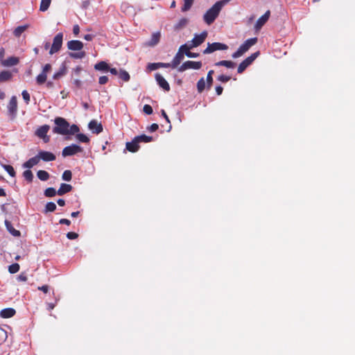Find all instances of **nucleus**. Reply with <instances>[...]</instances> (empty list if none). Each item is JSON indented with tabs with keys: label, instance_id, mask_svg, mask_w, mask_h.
Masks as SVG:
<instances>
[{
	"label": "nucleus",
	"instance_id": "obj_55",
	"mask_svg": "<svg viewBox=\"0 0 355 355\" xmlns=\"http://www.w3.org/2000/svg\"><path fill=\"white\" fill-rule=\"evenodd\" d=\"M37 289L39 291L44 292V293H47L49 291V286L48 285H43L41 286H38Z\"/></svg>",
	"mask_w": 355,
	"mask_h": 355
},
{
	"label": "nucleus",
	"instance_id": "obj_4",
	"mask_svg": "<svg viewBox=\"0 0 355 355\" xmlns=\"http://www.w3.org/2000/svg\"><path fill=\"white\" fill-rule=\"evenodd\" d=\"M259 51H257L243 60L237 69L238 73H242L259 56Z\"/></svg>",
	"mask_w": 355,
	"mask_h": 355
},
{
	"label": "nucleus",
	"instance_id": "obj_27",
	"mask_svg": "<svg viewBox=\"0 0 355 355\" xmlns=\"http://www.w3.org/2000/svg\"><path fill=\"white\" fill-rule=\"evenodd\" d=\"M29 27L28 24L17 26L13 31L15 37H19Z\"/></svg>",
	"mask_w": 355,
	"mask_h": 355
},
{
	"label": "nucleus",
	"instance_id": "obj_11",
	"mask_svg": "<svg viewBox=\"0 0 355 355\" xmlns=\"http://www.w3.org/2000/svg\"><path fill=\"white\" fill-rule=\"evenodd\" d=\"M49 125H44L40 126L35 132V135L44 139V142H48L49 141V137H47L46 134L49 130Z\"/></svg>",
	"mask_w": 355,
	"mask_h": 355
},
{
	"label": "nucleus",
	"instance_id": "obj_23",
	"mask_svg": "<svg viewBox=\"0 0 355 355\" xmlns=\"http://www.w3.org/2000/svg\"><path fill=\"white\" fill-rule=\"evenodd\" d=\"M72 186L71 184L62 183L59 189L58 190V195L62 196L72 190Z\"/></svg>",
	"mask_w": 355,
	"mask_h": 355
},
{
	"label": "nucleus",
	"instance_id": "obj_39",
	"mask_svg": "<svg viewBox=\"0 0 355 355\" xmlns=\"http://www.w3.org/2000/svg\"><path fill=\"white\" fill-rule=\"evenodd\" d=\"M23 176L28 182H31L33 179V174L31 171L26 170L23 173Z\"/></svg>",
	"mask_w": 355,
	"mask_h": 355
},
{
	"label": "nucleus",
	"instance_id": "obj_35",
	"mask_svg": "<svg viewBox=\"0 0 355 355\" xmlns=\"http://www.w3.org/2000/svg\"><path fill=\"white\" fill-rule=\"evenodd\" d=\"M119 78L125 82H128L130 80V76L128 72L123 69H121L119 72Z\"/></svg>",
	"mask_w": 355,
	"mask_h": 355
},
{
	"label": "nucleus",
	"instance_id": "obj_31",
	"mask_svg": "<svg viewBox=\"0 0 355 355\" xmlns=\"http://www.w3.org/2000/svg\"><path fill=\"white\" fill-rule=\"evenodd\" d=\"M206 86L205 80L204 78H201L197 83V90L198 93H202L205 90Z\"/></svg>",
	"mask_w": 355,
	"mask_h": 355
},
{
	"label": "nucleus",
	"instance_id": "obj_53",
	"mask_svg": "<svg viewBox=\"0 0 355 355\" xmlns=\"http://www.w3.org/2000/svg\"><path fill=\"white\" fill-rule=\"evenodd\" d=\"M17 279L19 282H26L28 279V277L25 272H21L19 275H18Z\"/></svg>",
	"mask_w": 355,
	"mask_h": 355
},
{
	"label": "nucleus",
	"instance_id": "obj_1",
	"mask_svg": "<svg viewBox=\"0 0 355 355\" xmlns=\"http://www.w3.org/2000/svg\"><path fill=\"white\" fill-rule=\"evenodd\" d=\"M55 127L53 128V132L55 134L61 135H73L79 132L80 128L76 125H70L69 123L64 118L58 116L54 119Z\"/></svg>",
	"mask_w": 355,
	"mask_h": 355
},
{
	"label": "nucleus",
	"instance_id": "obj_61",
	"mask_svg": "<svg viewBox=\"0 0 355 355\" xmlns=\"http://www.w3.org/2000/svg\"><path fill=\"white\" fill-rule=\"evenodd\" d=\"M60 224H64L67 225H69L71 224V221L67 218H62L59 221Z\"/></svg>",
	"mask_w": 355,
	"mask_h": 355
},
{
	"label": "nucleus",
	"instance_id": "obj_16",
	"mask_svg": "<svg viewBox=\"0 0 355 355\" xmlns=\"http://www.w3.org/2000/svg\"><path fill=\"white\" fill-rule=\"evenodd\" d=\"M125 148L129 152L136 153L139 150L140 146L139 142H137L135 137L131 141L126 143Z\"/></svg>",
	"mask_w": 355,
	"mask_h": 355
},
{
	"label": "nucleus",
	"instance_id": "obj_51",
	"mask_svg": "<svg viewBox=\"0 0 355 355\" xmlns=\"http://www.w3.org/2000/svg\"><path fill=\"white\" fill-rule=\"evenodd\" d=\"M188 23V20L185 18L181 19L178 24H177V28H181L183 26H186Z\"/></svg>",
	"mask_w": 355,
	"mask_h": 355
},
{
	"label": "nucleus",
	"instance_id": "obj_52",
	"mask_svg": "<svg viewBox=\"0 0 355 355\" xmlns=\"http://www.w3.org/2000/svg\"><path fill=\"white\" fill-rule=\"evenodd\" d=\"M67 237L70 240H73L78 237V234L73 232H69L67 234Z\"/></svg>",
	"mask_w": 355,
	"mask_h": 355
},
{
	"label": "nucleus",
	"instance_id": "obj_41",
	"mask_svg": "<svg viewBox=\"0 0 355 355\" xmlns=\"http://www.w3.org/2000/svg\"><path fill=\"white\" fill-rule=\"evenodd\" d=\"M62 178L65 181H70L72 178V173L69 170H66L63 172Z\"/></svg>",
	"mask_w": 355,
	"mask_h": 355
},
{
	"label": "nucleus",
	"instance_id": "obj_60",
	"mask_svg": "<svg viewBox=\"0 0 355 355\" xmlns=\"http://www.w3.org/2000/svg\"><path fill=\"white\" fill-rule=\"evenodd\" d=\"M73 33L75 35H78L80 33V27L78 24H76L73 27Z\"/></svg>",
	"mask_w": 355,
	"mask_h": 355
},
{
	"label": "nucleus",
	"instance_id": "obj_64",
	"mask_svg": "<svg viewBox=\"0 0 355 355\" xmlns=\"http://www.w3.org/2000/svg\"><path fill=\"white\" fill-rule=\"evenodd\" d=\"M94 38V35L92 34H87L84 36V39L87 41H92Z\"/></svg>",
	"mask_w": 355,
	"mask_h": 355
},
{
	"label": "nucleus",
	"instance_id": "obj_46",
	"mask_svg": "<svg viewBox=\"0 0 355 355\" xmlns=\"http://www.w3.org/2000/svg\"><path fill=\"white\" fill-rule=\"evenodd\" d=\"M21 95L26 103L28 104L31 99L29 93L26 90H24L21 93Z\"/></svg>",
	"mask_w": 355,
	"mask_h": 355
},
{
	"label": "nucleus",
	"instance_id": "obj_34",
	"mask_svg": "<svg viewBox=\"0 0 355 355\" xmlns=\"http://www.w3.org/2000/svg\"><path fill=\"white\" fill-rule=\"evenodd\" d=\"M76 138L77 140H78L80 142H82V143H89V138L83 134V133H76Z\"/></svg>",
	"mask_w": 355,
	"mask_h": 355
},
{
	"label": "nucleus",
	"instance_id": "obj_21",
	"mask_svg": "<svg viewBox=\"0 0 355 355\" xmlns=\"http://www.w3.org/2000/svg\"><path fill=\"white\" fill-rule=\"evenodd\" d=\"M39 162L40 159L38 155H37L36 156L30 158L28 161L24 163L23 167L26 168H31L34 166L37 165Z\"/></svg>",
	"mask_w": 355,
	"mask_h": 355
},
{
	"label": "nucleus",
	"instance_id": "obj_6",
	"mask_svg": "<svg viewBox=\"0 0 355 355\" xmlns=\"http://www.w3.org/2000/svg\"><path fill=\"white\" fill-rule=\"evenodd\" d=\"M63 34L62 33H58L53 38V44L49 50V54L53 55L58 52L62 45Z\"/></svg>",
	"mask_w": 355,
	"mask_h": 355
},
{
	"label": "nucleus",
	"instance_id": "obj_26",
	"mask_svg": "<svg viewBox=\"0 0 355 355\" xmlns=\"http://www.w3.org/2000/svg\"><path fill=\"white\" fill-rule=\"evenodd\" d=\"M19 62L18 58L16 57H10L6 60L3 61V64L7 67H12L17 64Z\"/></svg>",
	"mask_w": 355,
	"mask_h": 355
},
{
	"label": "nucleus",
	"instance_id": "obj_2",
	"mask_svg": "<svg viewBox=\"0 0 355 355\" xmlns=\"http://www.w3.org/2000/svg\"><path fill=\"white\" fill-rule=\"evenodd\" d=\"M225 2L226 1H216V3L206 12L203 18L204 21L208 25H210L214 21Z\"/></svg>",
	"mask_w": 355,
	"mask_h": 355
},
{
	"label": "nucleus",
	"instance_id": "obj_24",
	"mask_svg": "<svg viewBox=\"0 0 355 355\" xmlns=\"http://www.w3.org/2000/svg\"><path fill=\"white\" fill-rule=\"evenodd\" d=\"M94 69L97 71H107L110 67L106 62L101 61L94 65Z\"/></svg>",
	"mask_w": 355,
	"mask_h": 355
},
{
	"label": "nucleus",
	"instance_id": "obj_22",
	"mask_svg": "<svg viewBox=\"0 0 355 355\" xmlns=\"http://www.w3.org/2000/svg\"><path fill=\"white\" fill-rule=\"evenodd\" d=\"M5 225L6 227L7 230L9 232L10 234H12L14 236H19L21 235V233L19 230H15L11 223L8 221V220H5Z\"/></svg>",
	"mask_w": 355,
	"mask_h": 355
},
{
	"label": "nucleus",
	"instance_id": "obj_20",
	"mask_svg": "<svg viewBox=\"0 0 355 355\" xmlns=\"http://www.w3.org/2000/svg\"><path fill=\"white\" fill-rule=\"evenodd\" d=\"M184 59V54L182 52L178 50V53L175 54V57L172 60L173 69H175L178 67V65L181 63V62Z\"/></svg>",
	"mask_w": 355,
	"mask_h": 355
},
{
	"label": "nucleus",
	"instance_id": "obj_28",
	"mask_svg": "<svg viewBox=\"0 0 355 355\" xmlns=\"http://www.w3.org/2000/svg\"><path fill=\"white\" fill-rule=\"evenodd\" d=\"M135 138H136L137 142H139V144L141 143V142L148 143V142H151L153 140V137L147 136L146 135H139V136L135 137Z\"/></svg>",
	"mask_w": 355,
	"mask_h": 355
},
{
	"label": "nucleus",
	"instance_id": "obj_33",
	"mask_svg": "<svg viewBox=\"0 0 355 355\" xmlns=\"http://www.w3.org/2000/svg\"><path fill=\"white\" fill-rule=\"evenodd\" d=\"M56 209V205L53 202H47L45 209L44 210V213L46 214L48 212H53Z\"/></svg>",
	"mask_w": 355,
	"mask_h": 355
},
{
	"label": "nucleus",
	"instance_id": "obj_3",
	"mask_svg": "<svg viewBox=\"0 0 355 355\" xmlns=\"http://www.w3.org/2000/svg\"><path fill=\"white\" fill-rule=\"evenodd\" d=\"M257 42V37L250 38V39L247 40L246 41H245V42L243 44H242L239 46L238 50L232 54V57L233 58H237L242 56L246 51H248L249 50V49L251 46L254 45Z\"/></svg>",
	"mask_w": 355,
	"mask_h": 355
},
{
	"label": "nucleus",
	"instance_id": "obj_17",
	"mask_svg": "<svg viewBox=\"0 0 355 355\" xmlns=\"http://www.w3.org/2000/svg\"><path fill=\"white\" fill-rule=\"evenodd\" d=\"M89 128L96 134H99L103 131V126L98 123L96 120L91 121L88 124Z\"/></svg>",
	"mask_w": 355,
	"mask_h": 355
},
{
	"label": "nucleus",
	"instance_id": "obj_48",
	"mask_svg": "<svg viewBox=\"0 0 355 355\" xmlns=\"http://www.w3.org/2000/svg\"><path fill=\"white\" fill-rule=\"evenodd\" d=\"M217 79L222 83H227L231 79V77L225 75H220Z\"/></svg>",
	"mask_w": 355,
	"mask_h": 355
},
{
	"label": "nucleus",
	"instance_id": "obj_58",
	"mask_svg": "<svg viewBox=\"0 0 355 355\" xmlns=\"http://www.w3.org/2000/svg\"><path fill=\"white\" fill-rule=\"evenodd\" d=\"M51 69V65L50 64H46L42 69V73L46 74Z\"/></svg>",
	"mask_w": 355,
	"mask_h": 355
},
{
	"label": "nucleus",
	"instance_id": "obj_32",
	"mask_svg": "<svg viewBox=\"0 0 355 355\" xmlns=\"http://www.w3.org/2000/svg\"><path fill=\"white\" fill-rule=\"evenodd\" d=\"M67 73V68L65 66H62L58 71L55 73L53 76V78L56 80L63 76Z\"/></svg>",
	"mask_w": 355,
	"mask_h": 355
},
{
	"label": "nucleus",
	"instance_id": "obj_49",
	"mask_svg": "<svg viewBox=\"0 0 355 355\" xmlns=\"http://www.w3.org/2000/svg\"><path fill=\"white\" fill-rule=\"evenodd\" d=\"M193 1H184V4L182 8V10L183 12L187 11L189 10L192 6Z\"/></svg>",
	"mask_w": 355,
	"mask_h": 355
},
{
	"label": "nucleus",
	"instance_id": "obj_50",
	"mask_svg": "<svg viewBox=\"0 0 355 355\" xmlns=\"http://www.w3.org/2000/svg\"><path fill=\"white\" fill-rule=\"evenodd\" d=\"M179 50L180 51L182 52L184 55H187V53H188V51H190L191 49L189 48V45L183 44L180 46Z\"/></svg>",
	"mask_w": 355,
	"mask_h": 355
},
{
	"label": "nucleus",
	"instance_id": "obj_12",
	"mask_svg": "<svg viewBox=\"0 0 355 355\" xmlns=\"http://www.w3.org/2000/svg\"><path fill=\"white\" fill-rule=\"evenodd\" d=\"M40 160L42 159L44 162L54 161L56 158L55 155L49 151L40 150L37 154Z\"/></svg>",
	"mask_w": 355,
	"mask_h": 355
},
{
	"label": "nucleus",
	"instance_id": "obj_8",
	"mask_svg": "<svg viewBox=\"0 0 355 355\" xmlns=\"http://www.w3.org/2000/svg\"><path fill=\"white\" fill-rule=\"evenodd\" d=\"M202 64L200 61L188 60L184 62L181 66H180L178 69V71L179 72H183L189 69H200L202 67Z\"/></svg>",
	"mask_w": 355,
	"mask_h": 355
},
{
	"label": "nucleus",
	"instance_id": "obj_62",
	"mask_svg": "<svg viewBox=\"0 0 355 355\" xmlns=\"http://www.w3.org/2000/svg\"><path fill=\"white\" fill-rule=\"evenodd\" d=\"M223 88L220 85L216 87V92L217 95H221L223 93Z\"/></svg>",
	"mask_w": 355,
	"mask_h": 355
},
{
	"label": "nucleus",
	"instance_id": "obj_37",
	"mask_svg": "<svg viewBox=\"0 0 355 355\" xmlns=\"http://www.w3.org/2000/svg\"><path fill=\"white\" fill-rule=\"evenodd\" d=\"M56 194H58V191L53 187H49L44 191V195L46 197H54Z\"/></svg>",
	"mask_w": 355,
	"mask_h": 355
},
{
	"label": "nucleus",
	"instance_id": "obj_13",
	"mask_svg": "<svg viewBox=\"0 0 355 355\" xmlns=\"http://www.w3.org/2000/svg\"><path fill=\"white\" fill-rule=\"evenodd\" d=\"M68 49L71 51H80L83 48V43L79 40H71L67 44Z\"/></svg>",
	"mask_w": 355,
	"mask_h": 355
},
{
	"label": "nucleus",
	"instance_id": "obj_63",
	"mask_svg": "<svg viewBox=\"0 0 355 355\" xmlns=\"http://www.w3.org/2000/svg\"><path fill=\"white\" fill-rule=\"evenodd\" d=\"M189 58H197L199 56V54L197 53H192L191 51H188V53L186 55Z\"/></svg>",
	"mask_w": 355,
	"mask_h": 355
},
{
	"label": "nucleus",
	"instance_id": "obj_59",
	"mask_svg": "<svg viewBox=\"0 0 355 355\" xmlns=\"http://www.w3.org/2000/svg\"><path fill=\"white\" fill-rule=\"evenodd\" d=\"M82 70H83L82 67H80V66H78V67H76L75 69H73V72L74 73V74H75L76 76H79V75H80V72L82 71Z\"/></svg>",
	"mask_w": 355,
	"mask_h": 355
},
{
	"label": "nucleus",
	"instance_id": "obj_30",
	"mask_svg": "<svg viewBox=\"0 0 355 355\" xmlns=\"http://www.w3.org/2000/svg\"><path fill=\"white\" fill-rule=\"evenodd\" d=\"M37 176L42 181H46L49 178V173L44 170L38 171Z\"/></svg>",
	"mask_w": 355,
	"mask_h": 355
},
{
	"label": "nucleus",
	"instance_id": "obj_56",
	"mask_svg": "<svg viewBox=\"0 0 355 355\" xmlns=\"http://www.w3.org/2000/svg\"><path fill=\"white\" fill-rule=\"evenodd\" d=\"M159 126L157 123H153L151 124L148 128V130L151 132H155L158 129Z\"/></svg>",
	"mask_w": 355,
	"mask_h": 355
},
{
	"label": "nucleus",
	"instance_id": "obj_29",
	"mask_svg": "<svg viewBox=\"0 0 355 355\" xmlns=\"http://www.w3.org/2000/svg\"><path fill=\"white\" fill-rule=\"evenodd\" d=\"M12 78V73L8 71H3L0 73V83L9 80Z\"/></svg>",
	"mask_w": 355,
	"mask_h": 355
},
{
	"label": "nucleus",
	"instance_id": "obj_44",
	"mask_svg": "<svg viewBox=\"0 0 355 355\" xmlns=\"http://www.w3.org/2000/svg\"><path fill=\"white\" fill-rule=\"evenodd\" d=\"M51 1H41L40 10L44 12L48 10Z\"/></svg>",
	"mask_w": 355,
	"mask_h": 355
},
{
	"label": "nucleus",
	"instance_id": "obj_10",
	"mask_svg": "<svg viewBox=\"0 0 355 355\" xmlns=\"http://www.w3.org/2000/svg\"><path fill=\"white\" fill-rule=\"evenodd\" d=\"M270 16V11L268 10L257 19L254 26V29L256 32H259L262 28L268 21Z\"/></svg>",
	"mask_w": 355,
	"mask_h": 355
},
{
	"label": "nucleus",
	"instance_id": "obj_54",
	"mask_svg": "<svg viewBox=\"0 0 355 355\" xmlns=\"http://www.w3.org/2000/svg\"><path fill=\"white\" fill-rule=\"evenodd\" d=\"M108 82V77L106 76H101L98 79V83L101 85H105Z\"/></svg>",
	"mask_w": 355,
	"mask_h": 355
},
{
	"label": "nucleus",
	"instance_id": "obj_40",
	"mask_svg": "<svg viewBox=\"0 0 355 355\" xmlns=\"http://www.w3.org/2000/svg\"><path fill=\"white\" fill-rule=\"evenodd\" d=\"M20 266L18 263H12L8 267V271L11 274L17 272L19 270Z\"/></svg>",
	"mask_w": 355,
	"mask_h": 355
},
{
	"label": "nucleus",
	"instance_id": "obj_15",
	"mask_svg": "<svg viewBox=\"0 0 355 355\" xmlns=\"http://www.w3.org/2000/svg\"><path fill=\"white\" fill-rule=\"evenodd\" d=\"M207 36V31L202 32L200 35H195L192 40L193 46H198L202 44Z\"/></svg>",
	"mask_w": 355,
	"mask_h": 355
},
{
	"label": "nucleus",
	"instance_id": "obj_38",
	"mask_svg": "<svg viewBox=\"0 0 355 355\" xmlns=\"http://www.w3.org/2000/svg\"><path fill=\"white\" fill-rule=\"evenodd\" d=\"M46 78H47V75L45 74L44 73L42 72L36 78L37 83L38 85L44 84L46 82Z\"/></svg>",
	"mask_w": 355,
	"mask_h": 355
},
{
	"label": "nucleus",
	"instance_id": "obj_36",
	"mask_svg": "<svg viewBox=\"0 0 355 355\" xmlns=\"http://www.w3.org/2000/svg\"><path fill=\"white\" fill-rule=\"evenodd\" d=\"M1 166L4 168L5 171H6L8 172V173L11 177L15 176V175H16L15 171L11 165L1 164Z\"/></svg>",
	"mask_w": 355,
	"mask_h": 355
},
{
	"label": "nucleus",
	"instance_id": "obj_18",
	"mask_svg": "<svg viewBox=\"0 0 355 355\" xmlns=\"http://www.w3.org/2000/svg\"><path fill=\"white\" fill-rule=\"evenodd\" d=\"M160 38L161 33L159 31L153 33L151 35L150 40L146 43L147 46H155L159 42Z\"/></svg>",
	"mask_w": 355,
	"mask_h": 355
},
{
	"label": "nucleus",
	"instance_id": "obj_47",
	"mask_svg": "<svg viewBox=\"0 0 355 355\" xmlns=\"http://www.w3.org/2000/svg\"><path fill=\"white\" fill-rule=\"evenodd\" d=\"M143 111L146 114H151L153 112L152 107L150 105H145L143 107Z\"/></svg>",
	"mask_w": 355,
	"mask_h": 355
},
{
	"label": "nucleus",
	"instance_id": "obj_45",
	"mask_svg": "<svg viewBox=\"0 0 355 355\" xmlns=\"http://www.w3.org/2000/svg\"><path fill=\"white\" fill-rule=\"evenodd\" d=\"M60 300V298L58 297H55V302L54 303H52V302H50V303H47V309L49 311H51L53 310L55 306H56V304H58V301Z\"/></svg>",
	"mask_w": 355,
	"mask_h": 355
},
{
	"label": "nucleus",
	"instance_id": "obj_9",
	"mask_svg": "<svg viewBox=\"0 0 355 355\" xmlns=\"http://www.w3.org/2000/svg\"><path fill=\"white\" fill-rule=\"evenodd\" d=\"M227 49H228V46L225 44H223V43H220V42H214L211 44L209 43L207 47L203 51V53L209 54V53H211L218 50H227Z\"/></svg>",
	"mask_w": 355,
	"mask_h": 355
},
{
	"label": "nucleus",
	"instance_id": "obj_57",
	"mask_svg": "<svg viewBox=\"0 0 355 355\" xmlns=\"http://www.w3.org/2000/svg\"><path fill=\"white\" fill-rule=\"evenodd\" d=\"M207 89H210L212 84H213V77H207Z\"/></svg>",
	"mask_w": 355,
	"mask_h": 355
},
{
	"label": "nucleus",
	"instance_id": "obj_7",
	"mask_svg": "<svg viewBox=\"0 0 355 355\" xmlns=\"http://www.w3.org/2000/svg\"><path fill=\"white\" fill-rule=\"evenodd\" d=\"M83 151V149L80 146L76 144H71L63 148L62 151V155L65 157L74 155L78 153H82Z\"/></svg>",
	"mask_w": 355,
	"mask_h": 355
},
{
	"label": "nucleus",
	"instance_id": "obj_5",
	"mask_svg": "<svg viewBox=\"0 0 355 355\" xmlns=\"http://www.w3.org/2000/svg\"><path fill=\"white\" fill-rule=\"evenodd\" d=\"M8 114L11 120H14L17 114V98L15 96H12L7 105Z\"/></svg>",
	"mask_w": 355,
	"mask_h": 355
},
{
	"label": "nucleus",
	"instance_id": "obj_14",
	"mask_svg": "<svg viewBox=\"0 0 355 355\" xmlns=\"http://www.w3.org/2000/svg\"><path fill=\"white\" fill-rule=\"evenodd\" d=\"M155 79L157 83V84L159 85L160 87L164 89L165 91H169L170 90V85L168 83V82L165 80V78L160 75L159 73L155 74Z\"/></svg>",
	"mask_w": 355,
	"mask_h": 355
},
{
	"label": "nucleus",
	"instance_id": "obj_42",
	"mask_svg": "<svg viewBox=\"0 0 355 355\" xmlns=\"http://www.w3.org/2000/svg\"><path fill=\"white\" fill-rule=\"evenodd\" d=\"M70 57L75 59H82L85 56V51H80L77 53H71L69 54Z\"/></svg>",
	"mask_w": 355,
	"mask_h": 355
},
{
	"label": "nucleus",
	"instance_id": "obj_43",
	"mask_svg": "<svg viewBox=\"0 0 355 355\" xmlns=\"http://www.w3.org/2000/svg\"><path fill=\"white\" fill-rule=\"evenodd\" d=\"M148 69L150 71H154L159 68H162L161 62L157 63H149L147 67Z\"/></svg>",
	"mask_w": 355,
	"mask_h": 355
},
{
	"label": "nucleus",
	"instance_id": "obj_19",
	"mask_svg": "<svg viewBox=\"0 0 355 355\" xmlns=\"http://www.w3.org/2000/svg\"><path fill=\"white\" fill-rule=\"evenodd\" d=\"M16 311L12 308L3 309L0 311V316L3 318H10L14 316Z\"/></svg>",
	"mask_w": 355,
	"mask_h": 355
},
{
	"label": "nucleus",
	"instance_id": "obj_25",
	"mask_svg": "<svg viewBox=\"0 0 355 355\" xmlns=\"http://www.w3.org/2000/svg\"><path fill=\"white\" fill-rule=\"evenodd\" d=\"M216 66H223L227 68L233 69L236 66V63L231 60H220L215 63Z\"/></svg>",
	"mask_w": 355,
	"mask_h": 355
}]
</instances>
